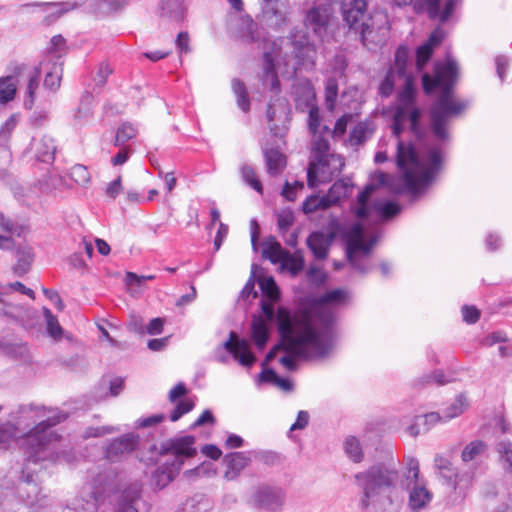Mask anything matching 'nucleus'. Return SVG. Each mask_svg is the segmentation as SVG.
I'll return each instance as SVG.
<instances>
[{
  "label": "nucleus",
  "instance_id": "f257e3e1",
  "mask_svg": "<svg viewBox=\"0 0 512 512\" xmlns=\"http://www.w3.org/2000/svg\"><path fill=\"white\" fill-rule=\"evenodd\" d=\"M67 415L56 408L28 404L21 405L11 418L18 429L25 431L21 447L27 454L28 462L44 460L70 462L69 452L60 450L61 440L58 435L49 429L66 419Z\"/></svg>",
  "mask_w": 512,
  "mask_h": 512
},
{
  "label": "nucleus",
  "instance_id": "f03ea898",
  "mask_svg": "<svg viewBox=\"0 0 512 512\" xmlns=\"http://www.w3.org/2000/svg\"><path fill=\"white\" fill-rule=\"evenodd\" d=\"M277 326L281 341L267 353L263 365L272 361L278 351L311 358L325 356L331 349L326 335L318 333L308 320L294 323L285 307L277 309Z\"/></svg>",
  "mask_w": 512,
  "mask_h": 512
},
{
  "label": "nucleus",
  "instance_id": "7ed1b4c3",
  "mask_svg": "<svg viewBox=\"0 0 512 512\" xmlns=\"http://www.w3.org/2000/svg\"><path fill=\"white\" fill-rule=\"evenodd\" d=\"M457 76V64L448 61L444 65H437L434 77L428 73L423 74L422 84L426 94H431L436 88L440 90L437 100L430 109L431 129L434 136L440 141L449 138L448 126L452 118L460 115L466 108L453 94V85Z\"/></svg>",
  "mask_w": 512,
  "mask_h": 512
},
{
  "label": "nucleus",
  "instance_id": "20e7f679",
  "mask_svg": "<svg viewBox=\"0 0 512 512\" xmlns=\"http://www.w3.org/2000/svg\"><path fill=\"white\" fill-rule=\"evenodd\" d=\"M363 495L360 505L363 509L372 507L375 512H397L403 502V495L396 483L399 473L394 465L376 464L355 476Z\"/></svg>",
  "mask_w": 512,
  "mask_h": 512
},
{
  "label": "nucleus",
  "instance_id": "39448f33",
  "mask_svg": "<svg viewBox=\"0 0 512 512\" xmlns=\"http://www.w3.org/2000/svg\"><path fill=\"white\" fill-rule=\"evenodd\" d=\"M441 164L440 150L436 147L428 149L427 157L420 159L410 144L398 141L397 165L403 172L407 188L414 194L429 185Z\"/></svg>",
  "mask_w": 512,
  "mask_h": 512
},
{
  "label": "nucleus",
  "instance_id": "423d86ee",
  "mask_svg": "<svg viewBox=\"0 0 512 512\" xmlns=\"http://www.w3.org/2000/svg\"><path fill=\"white\" fill-rule=\"evenodd\" d=\"M312 145L316 153V161L310 162L307 170V183L311 188L315 187L317 182H325L331 179L334 173L328 171L331 162L338 164V167L334 168L335 171H340L344 166L343 159L340 156L329 154L330 144L321 134L314 135Z\"/></svg>",
  "mask_w": 512,
  "mask_h": 512
},
{
  "label": "nucleus",
  "instance_id": "0eeeda50",
  "mask_svg": "<svg viewBox=\"0 0 512 512\" xmlns=\"http://www.w3.org/2000/svg\"><path fill=\"white\" fill-rule=\"evenodd\" d=\"M377 242V237H370L366 241L363 226L360 223L353 225L346 235V254L351 266L358 272L365 274L371 266L369 257L371 249Z\"/></svg>",
  "mask_w": 512,
  "mask_h": 512
},
{
  "label": "nucleus",
  "instance_id": "6e6552de",
  "mask_svg": "<svg viewBox=\"0 0 512 512\" xmlns=\"http://www.w3.org/2000/svg\"><path fill=\"white\" fill-rule=\"evenodd\" d=\"M420 117L421 110L415 105V94H411L409 90H401L397 96V105L392 124L393 134L399 138L404 129V123L409 121L413 134L421 137Z\"/></svg>",
  "mask_w": 512,
  "mask_h": 512
},
{
  "label": "nucleus",
  "instance_id": "1a4fd4ad",
  "mask_svg": "<svg viewBox=\"0 0 512 512\" xmlns=\"http://www.w3.org/2000/svg\"><path fill=\"white\" fill-rule=\"evenodd\" d=\"M404 487L409 494L408 505L414 512L425 508L431 502L433 495L427 489L425 481L420 478L419 462L415 458L407 461Z\"/></svg>",
  "mask_w": 512,
  "mask_h": 512
},
{
  "label": "nucleus",
  "instance_id": "9d476101",
  "mask_svg": "<svg viewBox=\"0 0 512 512\" xmlns=\"http://www.w3.org/2000/svg\"><path fill=\"white\" fill-rule=\"evenodd\" d=\"M344 22L350 30L360 36L364 46L370 41L372 27L368 23L367 2L365 0H343L341 5Z\"/></svg>",
  "mask_w": 512,
  "mask_h": 512
},
{
  "label": "nucleus",
  "instance_id": "9b49d317",
  "mask_svg": "<svg viewBox=\"0 0 512 512\" xmlns=\"http://www.w3.org/2000/svg\"><path fill=\"white\" fill-rule=\"evenodd\" d=\"M374 190V185H368L358 195L357 203L353 206V212L357 218L364 219L368 217L371 213V210L376 211L378 215L384 219L391 218L400 212V206L391 201L384 202L376 200L373 202L372 206H369L368 201Z\"/></svg>",
  "mask_w": 512,
  "mask_h": 512
},
{
  "label": "nucleus",
  "instance_id": "f8f14e48",
  "mask_svg": "<svg viewBox=\"0 0 512 512\" xmlns=\"http://www.w3.org/2000/svg\"><path fill=\"white\" fill-rule=\"evenodd\" d=\"M291 6L288 0H263L261 20L273 30H283L290 22Z\"/></svg>",
  "mask_w": 512,
  "mask_h": 512
},
{
  "label": "nucleus",
  "instance_id": "ddd939ff",
  "mask_svg": "<svg viewBox=\"0 0 512 512\" xmlns=\"http://www.w3.org/2000/svg\"><path fill=\"white\" fill-rule=\"evenodd\" d=\"M160 454L172 455V460H180L183 465L185 459L193 458L197 454L195 437L185 435L169 439L161 445Z\"/></svg>",
  "mask_w": 512,
  "mask_h": 512
},
{
  "label": "nucleus",
  "instance_id": "4468645a",
  "mask_svg": "<svg viewBox=\"0 0 512 512\" xmlns=\"http://www.w3.org/2000/svg\"><path fill=\"white\" fill-rule=\"evenodd\" d=\"M17 493L20 500L31 508L45 509L49 506V498L41 493V488L31 474L22 476Z\"/></svg>",
  "mask_w": 512,
  "mask_h": 512
},
{
  "label": "nucleus",
  "instance_id": "2eb2a0df",
  "mask_svg": "<svg viewBox=\"0 0 512 512\" xmlns=\"http://www.w3.org/2000/svg\"><path fill=\"white\" fill-rule=\"evenodd\" d=\"M259 286L263 295L260 305L264 316L268 322L277 321L274 305L280 300V291L275 280L273 277L260 278Z\"/></svg>",
  "mask_w": 512,
  "mask_h": 512
},
{
  "label": "nucleus",
  "instance_id": "dca6fc26",
  "mask_svg": "<svg viewBox=\"0 0 512 512\" xmlns=\"http://www.w3.org/2000/svg\"><path fill=\"white\" fill-rule=\"evenodd\" d=\"M331 15L332 8L330 5L324 3L315 4L306 13L305 25L317 36L322 37L327 30Z\"/></svg>",
  "mask_w": 512,
  "mask_h": 512
},
{
  "label": "nucleus",
  "instance_id": "f3484780",
  "mask_svg": "<svg viewBox=\"0 0 512 512\" xmlns=\"http://www.w3.org/2000/svg\"><path fill=\"white\" fill-rule=\"evenodd\" d=\"M138 438L126 434L112 440L105 448V457L111 462H118L135 450Z\"/></svg>",
  "mask_w": 512,
  "mask_h": 512
},
{
  "label": "nucleus",
  "instance_id": "a211bd4d",
  "mask_svg": "<svg viewBox=\"0 0 512 512\" xmlns=\"http://www.w3.org/2000/svg\"><path fill=\"white\" fill-rule=\"evenodd\" d=\"M224 348L243 366L250 367L256 361V357L250 350L247 340L239 339L235 332L230 333V338L223 344Z\"/></svg>",
  "mask_w": 512,
  "mask_h": 512
},
{
  "label": "nucleus",
  "instance_id": "6ab92c4d",
  "mask_svg": "<svg viewBox=\"0 0 512 512\" xmlns=\"http://www.w3.org/2000/svg\"><path fill=\"white\" fill-rule=\"evenodd\" d=\"M408 61V48L406 46H399L395 52L394 65L390 69H394L398 78L403 81L402 90H409L411 94H415L414 77L407 71Z\"/></svg>",
  "mask_w": 512,
  "mask_h": 512
},
{
  "label": "nucleus",
  "instance_id": "aec40b11",
  "mask_svg": "<svg viewBox=\"0 0 512 512\" xmlns=\"http://www.w3.org/2000/svg\"><path fill=\"white\" fill-rule=\"evenodd\" d=\"M445 38V31L437 27L429 36L428 40L416 50V69L420 72L430 60L434 49L439 46Z\"/></svg>",
  "mask_w": 512,
  "mask_h": 512
},
{
  "label": "nucleus",
  "instance_id": "412c9836",
  "mask_svg": "<svg viewBox=\"0 0 512 512\" xmlns=\"http://www.w3.org/2000/svg\"><path fill=\"white\" fill-rule=\"evenodd\" d=\"M254 501L260 508L277 511L283 505L284 495L278 488L261 487L255 493Z\"/></svg>",
  "mask_w": 512,
  "mask_h": 512
},
{
  "label": "nucleus",
  "instance_id": "4be33fe9",
  "mask_svg": "<svg viewBox=\"0 0 512 512\" xmlns=\"http://www.w3.org/2000/svg\"><path fill=\"white\" fill-rule=\"evenodd\" d=\"M236 34L245 43H258L260 45L261 41H266L258 24L248 15L238 19Z\"/></svg>",
  "mask_w": 512,
  "mask_h": 512
},
{
  "label": "nucleus",
  "instance_id": "5701e85b",
  "mask_svg": "<svg viewBox=\"0 0 512 512\" xmlns=\"http://www.w3.org/2000/svg\"><path fill=\"white\" fill-rule=\"evenodd\" d=\"M182 468L180 460H167L161 464L152 476V483L158 488L163 489L175 479Z\"/></svg>",
  "mask_w": 512,
  "mask_h": 512
},
{
  "label": "nucleus",
  "instance_id": "b1692460",
  "mask_svg": "<svg viewBox=\"0 0 512 512\" xmlns=\"http://www.w3.org/2000/svg\"><path fill=\"white\" fill-rule=\"evenodd\" d=\"M263 52V69L264 74L262 76V83L264 86H268L269 89L275 93H278L280 90V82L278 79V75L275 70L274 60L277 57V51L273 48L271 51L265 50V47H262Z\"/></svg>",
  "mask_w": 512,
  "mask_h": 512
},
{
  "label": "nucleus",
  "instance_id": "393cba45",
  "mask_svg": "<svg viewBox=\"0 0 512 512\" xmlns=\"http://www.w3.org/2000/svg\"><path fill=\"white\" fill-rule=\"evenodd\" d=\"M250 456L248 452H233L226 454L223 458V463L226 466L224 478L226 480L236 479L241 471L250 463Z\"/></svg>",
  "mask_w": 512,
  "mask_h": 512
},
{
  "label": "nucleus",
  "instance_id": "a878e982",
  "mask_svg": "<svg viewBox=\"0 0 512 512\" xmlns=\"http://www.w3.org/2000/svg\"><path fill=\"white\" fill-rule=\"evenodd\" d=\"M142 487L133 483L124 489L118 499L115 512H138L135 503L141 498Z\"/></svg>",
  "mask_w": 512,
  "mask_h": 512
},
{
  "label": "nucleus",
  "instance_id": "bb28decb",
  "mask_svg": "<svg viewBox=\"0 0 512 512\" xmlns=\"http://www.w3.org/2000/svg\"><path fill=\"white\" fill-rule=\"evenodd\" d=\"M98 498L96 492L88 491L86 497H77L68 503L62 512H96Z\"/></svg>",
  "mask_w": 512,
  "mask_h": 512
},
{
  "label": "nucleus",
  "instance_id": "cd10ccee",
  "mask_svg": "<svg viewBox=\"0 0 512 512\" xmlns=\"http://www.w3.org/2000/svg\"><path fill=\"white\" fill-rule=\"evenodd\" d=\"M267 318L262 316H253L251 323V338L256 347L262 350L269 338V329L267 325Z\"/></svg>",
  "mask_w": 512,
  "mask_h": 512
},
{
  "label": "nucleus",
  "instance_id": "c85d7f7f",
  "mask_svg": "<svg viewBox=\"0 0 512 512\" xmlns=\"http://www.w3.org/2000/svg\"><path fill=\"white\" fill-rule=\"evenodd\" d=\"M25 66H17L13 75L0 77V104H6L12 101L16 94V83L13 81L24 70Z\"/></svg>",
  "mask_w": 512,
  "mask_h": 512
},
{
  "label": "nucleus",
  "instance_id": "c756f323",
  "mask_svg": "<svg viewBox=\"0 0 512 512\" xmlns=\"http://www.w3.org/2000/svg\"><path fill=\"white\" fill-rule=\"evenodd\" d=\"M293 94L297 107L304 109L315 105V92L309 81H302L296 84L294 86Z\"/></svg>",
  "mask_w": 512,
  "mask_h": 512
},
{
  "label": "nucleus",
  "instance_id": "7c9ffc66",
  "mask_svg": "<svg viewBox=\"0 0 512 512\" xmlns=\"http://www.w3.org/2000/svg\"><path fill=\"white\" fill-rule=\"evenodd\" d=\"M267 173L280 174L286 166V157L277 149H265L263 152Z\"/></svg>",
  "mask_w": 512,
  "mask_h": 512
},
{
  "label": "nucleus",
  "instance_id": "2f4dec72",
  "mask_svg": "<svg viewBox=\"0 0 512 512\" xmlns=\"http://www.w3.org/2000/svg\"><path fill=\"white\" fill-rule=\"evenodd\" d=\"M306 242L317 259H325L327 257L330 241L323 232L311 233Z\"/></svg>",
  "mask_w": 512,
  "mask_h": 512
},
{
  "label": "nucleus",
  "instance_id": "473e14b6",
  "mask_svg": "<svg viewBox=\"0 0 512 512\" xmlns=\"http://www.w3.org/2000/svg\"><path fill=\"white\" fill-rule=\"evenodd\" d=\"M434 463L439 474L446 480L447 484L452 485L453 488L456 489L461 479L458 478L450 460L441 455H437L434 459Z\"/></svg>",
  "mask_w": 512,
  "mask_h": 512
},
{
  "label": "nucleus",
  "instance_id": "72a5a7b5",
  "mask_svg": "<svg viewBox=\"0 0 512 512\" xmlns=\"http://www.w3.org/2000/svg\"><path fill=\"white\" fill-rule=\"evenodd\" d=\"M184 15L182 0H161L160 16L173 21H180Z\"/></svg>",
  "mask_w": 512,
  "mask_h": 512
},
{
  "label": "nucleus",
  "instance_id": "f704fd0d",
  "mask_svg": "<svg viewBox=\"0 0 512 512\" xmlns=\"http://www.w3.org/2000/svg\"><path fill=\"white\" fill-rule=\"evenodd\" d=\"M286 252L274 237L263 242L262 257L269 259L273 264L281 262Z\"/></svg>",
  "mask_w": 512,
  "mask_h": 512
},
{
  "label": "nucleus",
  "instance_id": "c9c22d12",
  "mask_svg": "<svg viewBox=\"0 0 512 512\" xmlns=\"http://www.w3.org/2000/svg\"><path fill=\"white\" fill-rule=\"evenodd\" d=\"M39 3L26 4L25 6H39ZM45 7V12H50L44 19L47 24H51L57 18H59L62 14L72 10L75 8V5L69 2L62 3H43L41 4Z\"/></svg>",
  "mask_w": 512,
  "mask_h": 512
},
{
  "label": "nucleus",
  "instance_id": "e433bc0d",
  "mask_svg": "<svg viewBox=\"0 0 512 512\" xmlns=\"http://www.w3.org/2000/svg\"><path fill=\"white\" fill-rule=\"evenodd\" d=\"M373 133L372 123L369 121L359 122L350 133L349 142L352 146L364 143Z\"/></svg>",
  "mask_w": 512,
  "mask_h": 512
},
{
  "label": "nucleus",
  "instance_id": "4c0bfd02",
  "mask_svg": "<svg viewBox=\"0 0 512 512\" xmlns=\"http://www.w3.org/2000/svg\"><path fill=\"white\" fill-rule=\"evenodd\" d=\"M34 255L31 248H19L17 250V262L13 271L17 276H23L30 270Z\"/></svg>",
  "mask_w": 512,
  "mask_h": 512
},
{
  "label": "nucleus",
  "instance_id": "58836bf2",
  "mask_svg": "<svg viewBox=\"0 0 512 512\" xmlns=\"http://www.w3.org/2000/svg\"><path fill=\"white\" fill-rule=\"evenodd\" d=\"M43 315L45 318L46 330L48 335L54 341H60L64 336V330L60 326L57 317L53 315L51 310L46 307L43 308Z\"/></svg>",
  "mask_w": 512,
  "mask_h": 512
},
{
  "label": "nucleus",
  "instance_id": "ea45409f",
  "mask_svg": "<svg viewBox=\"0 0 512 512\" xmlns=\"http://www.w3.org/2000/svg\"><path fill=\"white\" fill-rule=\"evenodd\" d=\"M487 449L485 442L474 440L468 443L461 452V460L464 463L476 461Z\"/></svg>",
  "mask_w": 512,
  "mask_h": 512
},
{
  "label": "nucleus",
  "instance_id": "a19ab883",
  "mask_svg": "<svg viewBox=\"0 0 512 512\" xmlns=\"http://www.w3.org/2000/svg\"><path fill=\"white\" fill-rule=\"evenodd\" d=\"M36 153L39 160L42 162H50L54 159L56 146L51 137L44 136L36 143Z\"/></svg>",
  "mask_w": 512,
  "mask_h": 512
},
{
  "label": "nucleus",
  "instance_id": "79ce46f5",
  "mask_svg": "<svg viewBox=\"0 0 512 512\" xmlns=\"http://www.w3.org/2000/svg\"><path fill=\"white\" fill-rule=\"evenodd\" d=\"M397 6H407L412 4L416 12H426L429 17L436 15V0H393Z\"/></svg>",
  "mask_w": 512,
  "mask_h": 512
},
{
  "label": "nucleus",
  "instance_id": "37998d69",
  "mask_svg": "<svg viewBox=\"0 0 512 512\" xmlns=\"http://www.w3.org/2000/svg\"><path fill=\"white\" fill-rule=\"evenodd\" d=\"M468 401L463 394L458 395L455 400L443 412L444 422L460 416L468 407Z\"/></svg>",
  "mask_w": 512,
  "mask_h": 512
},
{
  "label": "nucleus",
  "instance_id": "c03bdc74",
  "mask_svg": "<svg viewBox=\"0 0 512 512\" xmlns=\"http://www.w3.org/2000/svg\"><path fill=\"white\" fill-rule=\"evenodd\" d=\"M440 1L441 0H436V2H435L436 15L433 17H429V18L431 20L438 19L441 24H444L449 20V18L451 17V15L455 11V9L461 5L462 0H447L444 5L443 10H440V6H439Z\"/></svg>",
  "mask_w": 512,
  "mask_h": 512
},
{
  "label": "nucleus",
  "instance_id": "a18cd8bd",
  "mask_svg": "<svg viewBox=\"0 0 512 512\" xmlns=\"http://www.w3.org/2000/svg\"><path fill=\"white\" fill-rule=\"evenodd\" d=\"M231 85H232V90H233L234 94L236 95L237 104H238L239 108L244 112L249 111L250 100H249V96H248L245 84L239 79H233Z\"/></svg>",
  "mask_w": 512,
  "mask_h": 512
},
{
  "label": "nucleus",
  "instance_id": "49530a36",
  "mask_svg": "<svg viewBox=\"0 0 512 512\" xmlns=\"http://www.w3.org/2000/svg\"><path fill=\"white\" fill-rule=\"evenodd\" d=\"M350 188L351 186L344 180L336 181L325 196L329 200V206L335 205L342 197H345Z\"/></svg>",
  "mask_w": 512,
  "mask_h": 512
},
{
  "label": "nucleus",
  "instance_id": "de8ad7c7",
  "mask_svg": "<svg viewBox=\"0 0 512 512\" xmlns=\"http://www.w3.org/2000/svg\"><path fill=\"white\" fill-rule=\"evenodd\" d=\"M329 200L325 196L311 195L303 203L302 210L305 214H312L318 210L328 209Z\"/></svg>",
  "mask_w": 512,
  "mask_h": 512
},
{
  "label": "nucleus",
  "instance_id": "09e8293b",
  "mask_svg": "<svg viewBox=\"0 0 512 512\" xmlns=\"http://www.w3.org/2000/svg\"><path fill=\"white\" fill-rule=\"evenodd\" d=\"M397 83H401L403 86V81L398 78L395 70L389 69L384 80L379 86V94L383 97L390 96L393 93L394 87Z\"/></svg>",
  "mask_w": 512,
  "mask_h": 512
},
{
  "label": "nucleus",
  "instance_id": "8fccbe9b",
  "mask_svg": "<svg viewBox=\"0 0 512 512\" xmlns=\"http://www.w3.org/2000/svg\"><path fill=\"white\" fill-rule=\"evenodd\" d=\"M41 70L39 67H35L33 71L29 75V81L27 85V95L28 99L24 101V105L27 108H31L34 103V94L39 86V79H40Z\"/></svg>",
  "mask_w": 512,
  "mask_h": 512
},
{
  "label": "nucleus",
  "instance_id": "3c124183",
  "mask_svg": "<svg viewBox=\"0 0 512 512\" xmlns=\"http://www.w3.org/2000/svg\"><path fill=\"white\" fill-rule=\"evenodd\" d=\"M345 452L347 456L355 463H359L363 459V451L359 440L350 436L345 441Z\"/></svg>",
  "mask_w": 512,
  "mask_h": 512
},
{
  "label": "nucleus",
  "instance_id": "603ef678",
  "mask_svg": "<svg viewBox=\"0 0 512 512\" xmlns=\"http://www.w3.org/2000/svg\"><path fill=\"white\" fill-rule=\"evenodd\" d=\"M242 179L248 184L250 187H252L255 191L262 194L263 193V187L261 182L256 177L255 170L253 167H251L248 164H243L240 169Z\"/></svg>",
  "mask_w": 512,
  "mask_h": 512
},
{
  "label": "nucleus",
  "instance_id": "864d4df0",
  "mask_svg": "<svg viewBox=\"0 0 512 512\" xmlns=\"http://www.w3.org/2000/svg\"><path fill=\"white\" fill-rule=\"evenodd\" d=\"M137 134V130L131 124L124 123L116 131L115 146L121 147L129 140L133 139Z\"/></svg>",
  "mask_w": 512,
  "mask_h": 512
},
{
  "label": "nucleus",
  "instance_id": "5fc2aeb1",
  "mask_svg": "<svg viewBox=\"0 0 512 512\" xmlns=\"http://www.w3.org/2000/svg\"><path fill=\"white\" fill-rule=\"evenodd\" d=\"M293 275L298 274L304 268V259L302 255L290 254L288 251L285 253L281 261Z\"/></svg>",
  "mask_w": 512,
  "mask_h": 512
},
{
  "label": "nucleus",
  "instance_id": "6e6d98bb",
  "mask_svg": "<svg viewBox=\"0 0 512 512\" xmlns=\"http://www.w3.org/2000/svg\"><path fill=\"white\" fill-rule=\"evenodd\" d=\"M17 431H20V429L16 424L7 422L0 425V448H7L10 441L16 437Z\"/></svg>",
  "mask_w": 512,
  "mask_h": 512
},
{
  "label": "nucleus",
  "instance_id": "4d7b16f0",
  "mask_svg": "<svg viewBox=\"0 0 512 512\" xmlns=\"http://www.w3.org/2000/svg\"><path fill=\"white\" fill-rule=\"evenodd\" d=\"M276 216L278 230L282 235H284L294 223V213L290 209H283L279 211Z\"/></svg>",
  "mask_w": 512,
  "mask_h": 512
},
{
  "label": "nucleus",
  "instance_id": "13d9d810",
  "mask_svg": "<svg viewBox=\"0 0 512 512\" xmlns=\"http://www.w3.org/2000/svg\"><path fill=\"white\" fill-rule=\"evenodd\" d=\"M347 298V292L343 289H334L322 295L318 303L321 306L328 304H340Z\"/></svg>",
  "mask_w": 512,
  "mask_h": 512
},
{
  "label": "nucleus",
  "instance_id": "bf43d9fd",
  "mask_svg": "<svg viewBox=\"0 0 512 512\" xmlns=\"http://www.w3.org/2000/svg\"><path fill=\"white\" fill-rule=\"evenodd\" d=\"M117 431H118V429L113 426H96V427L90 426V427H87L83 431L82 438L83 439L99 438V437H103L108 434L115 433Z\"/></svg>",
  "mask_w": 512,
  "mask_h": 512
},
{
  "label": "nucleus",
  "instance_id": "052dcab7",
  "mask_svg": "<svg viewBox=\"0 0 512 512\" xmlns=\"http://www.w3.org/2000/svg\"><path fill=\"white\" fill-rule=\"evenodd\" d=\"M504 469L512 475V444L502 442L498 446Z\"/></svg>",
  "mask_w": 512,
  "mask_h": 512
},
{
  "label": "nucleus",
  "instance_id": "680f3d73",
  "mask_svg": "<svg viewBox=\"0 0 512 512\" xmlns=\"http://www.w3.org/2000/svg\"><path fill=\"white\" fill-rule=\"evenodd\" d=\"M194 407L193 401L189 399L181 400L177 403L175 408L170 413V420L172 422H176L179 420L184 414L190 412Z\"/></svg>",
  "mask_w": 512,
  "mask_h": 512
},
{
  "label": "nucleus",
  "instance_id": "e2e57ef3",
  "mask_svg": "<svg viewBox=\"0 0 512 512\" xmlns=\"http://www.w3.org/2000/svg\"><path fill=\"white\" fill-rule=\"evenodd\" d=\"M194 407L193 401L189 399L181 400L177 403L175 408L170 413V420L172 422H176L179 420L184 414L190 412Z\"/></svg>",
  "mask_w": 512,
  "mask_h": 512
},
{
  "label": "nucleus",
  "instance_id": "0e129e2a",
  "mask_svg": "<svg viewBox=\"0 0 512 512\" xmlns=\"http://www.w3.org/2000/svg\"><path fill=\"white\" fill-rule=\"evenodd\" d=\"M71 178L79 185H86L90 181V173L83 165L77 164L71 168Z\"/></svg>",
  "mask_w": 512,
  "mask_h": 512
},
{
  "label": "nucleus",
  "instance_id": "69168bd1",
  "mask_svg": "<svg viewBox=\"0 0 512 512\" xmlns=\"http://www.w3.org/2000/svg\"><path fill=\"white\" fill-rule=\"evenodd\" d=\"M338 95V84L334 78H329L325 85V99L329 109H333Z\"/></svg>",
  "mask_w": 512,
  "mask_h": 512
},
{
  "label": "nucleus",
  "instance_id": "338daca9",
  "mask_svg": "<svg viewBox=\"0 0 512 512\" xmlns=\"http://www.w3.org/2000/svg\"><path fill=\"white\" fill-rule=\"evenodd\" d=\"M62 69L59 66L54 65L53 71L46 74L44 79V86L51 90H56L60 86Z\"/></svg>",
  "mask_w": 512,
  "mask_h": 512
},
{
  "label": "nucleus",
  "instance_id": "774afa93",
  "mask_svg": "<svg viewBox=\"0 0 512 512\" xmlns=\"http://www.w3.org/2000/svg\"><path fill=\"white\" fill-rule=\"evenodd\" d=\"M308 108V126L309 130L313 135L320 133V116L319 110L316 105H312Z\"/></svg>",
  "mask_w": 512,
  "mask_h": 512
}]
</instances>
